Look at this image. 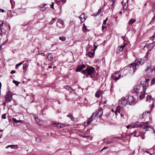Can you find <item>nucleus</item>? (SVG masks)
Listing matches in <instances>:
<instances>
[{
    "label": "nucleus",
    "mask_w": 155,
    "mask_h": 155,
    "mask_svg": "<svg viewBox=\"0 0 155 155\" xmlns=\"http://www.w3.org/2000/svg\"><path fill=\"white\" fill-rule=\"evenodd\" d=\"M136 65L134 63H132L130 65H129L124 70H122L121 71L123 72L122 77L125 76L127 74H133L135 71H136Z\"/></svg>",
    "instance_id": "nucleus-1"
},
{
    "label": "nucleus",
    "mask_w": 155,
    "mask_h": 155,
    "mask_svg": "<svg viewBox=\"0 0 155 155\" xmlns=\"http://www.w3.org/2000/svg\"><path fill=\"white\" fill-rule=\"evenodd\" d=\"M95 69L94 67L88 66L85 69L83 70L81 73L85 74H86V77H88V75L90 76L91 78H92L94 77V72Z\"/></svg>",
    "instance_id": "nucleus-2"
},
{
    "label": "nucleus",
    "mask_w": 155,
    "mask_h": 155,
    "mask_svg": "<svg viewBox=\"0 0 155 155\" xmlns=\"http://www.w3.org/2000/svg\"><path fill=\"white\" fill-rule=\"evenodd\" d=\"M117 113H120L121 117L126 118L127 117V111L124 108L119 106H117L115 112L116 116L117 115Z\"/></svg>",
    "instance_id": "nucleus-3"
},
{
    "label": "nucleus",
    "mask_w": 155,
    "mask_h": 155,
    "mask_svg": "<svg viewBox=\"0 0 155 155\" xmlns=\"http://www.w3.org/2000/svg\"><path fill=\"white\" fill-rule=\"evenodd\" d=\"M102 110L101 108H99L97 111L93 113L91 117L93 119H96L100 117L102 114Z\"/></svg>",
    "instance_id": "nucleus-4"
},
{
    "label": "nucleus",
    "mask_w": 155,
    "mask_h": 155,
    "mask_svg": "<svg viewBox=\"0 0 155 155\" xmlns=\"http://www.w3.org/2000/svg\"><path fill=\"white\" fill-rule=\"evenodd\" d=\"M145 56H146L143 58H139L135 60V62L133 63L135 64L136 66L137 65L139 66L142 64L144 62V59L146 58Z\"/></svg>",
    "instance_id": "nucleus-5"
},
{
    "label": "nucleus",
    "mask_w": 155,
    "mask_h": 155,
    "mask_svg": "<svg viewBox=\"0 0 155 155\" xmlns=\"http://www.w3.org/2000/svg\"><path fill=\"white\" fill-rule=\"evenodd\" d=\"M121 75L117 71L115 72L112 75L111 78L112 79L115 80H117L120 78Z\"/></svg>",
    "instance_id": "nucleus-6"
},
{
    "label": "nucleus",
    "mask_w": 155,
    "mask_h": 155,
    "mask_svg": "<svg viewBox=\"0 0 155 155\" xmlns=\"http://www.w3.org/2000/svg\"><path fill=\"white\" fill-rule=\"evenodd\" d=\"M5 100L8 102H10L12 98V93L10 92H8L5 96Z\"/></svg>",
    "instance_id": "nucleus-7"
},
{
    "label": "nucleus",
    "mask_w": 155,
    "mask_h": 155,
    "mask_svg": "<svg viewBox=\"0 0 155 155\" xmlns=\"http://www.w3.org/2000/svg\"><path fill=\"white\" fill-rule=\"evenodd\" d=\"M128 102L129 105H131L135 104L136 102L134 97L133 96L130 95L128 97Z\"/></svg>",
    "instance_id": "nucleus-8"
},
{
    "label": "nucleus",
    "mask_w": 155,
    "mask_h": 155,
    "mask_svg": "<svg viewBox=\"0 0 155 155\" xmlns=\"http://www.w3.org/2000/svg\"><path fill=\"white\" fill-rule=\"evenodd\" d=\"M52 124L54 125V126L57 127L59 128H63L65 126V125L63 124L58 123H56L55 122H52Z\"/></svg>",
    "instance_id": "nucleus-9"
},
{
    "label": "nucleus",
    "mask_w": 155,
    "mask_h": 155,
    "mask_svg": "<svg viewBox=\"0 0 155 155\" xmlns=\"http://www.w3.org/2000/svg\"><path fill=\"white\" fill-rule=\"evenodd\" d=\"M128 101L124 97H122L121 99V104L122 106H126L127 104Z\"/></svg>",
    "instance_id": "nucleus-10"
},
{
    "label": "nucleus",
    "mask_w": 155,
    "mask_h": 155,
    "mask_svg": "<svg viewBox=\"0 0 155 155\" xmlns=\"http://www.w3.org/2000/svg\"><path fill=\"white\" fill-rule=\"evenodd\" d=\"M143 127L142 125L141 124H138V123H135L131 124V128H134V127Z\"/></svg>",
    "instance_id": "nucleus-11"
},
{
    "label": "nucleus",
    "mask_w": 155,
    "mask_h": 155,
    "mask_svg": "<svg viewBox=\"0 0 155 155\" xmlns=\"http://www.w3.org/2000/svg\"><path fill=\"white\" fill-rule=\"evenodd\" d=\"M140 86L137 85L134 87L133 91L135 93H138L140 90Z\"/></svg>",
    "instance_id": "nucleus-12"
},
{
    "label": "nucleus",
    "mask_w": 155,
    "mask_h": 155,
    "mask_svg": "<svg viewBox=\"0 0 155 155\" xmlns=\"http://www.w3.org/2000/svg\"><path fill=\"white\" fill-rule=\"evenodd\" d=\"M66 2V0H57L56 3L58 5H62L65 3Z\"/></svg>",
    "instance_id": "nucleus-13"
},
{
    "label": "nucleus",
    "mask_w": 155,
    "mask_h": 155,
    "mask_svg": "<svg viewBox=\"0 0 155 155\" xmlns=\"http://www.w3.org/2000/svg\"><path fill=\"white\" fill-rule=\"evenodd\" d=\"M85 67L86 66L84 64L80 65L78 67L76 71L77 72L80 71L83 68H85Z\"/></svg>",
    "instance_id": "nucleus-14"
},
{
    "label": "nucleus",
    "mask_w": 155,
    "mask_h": 155,
    "mask_svg": "<svg viewBox=\"0 0 155 155\" xmlns=\"http://www.w3.org/2000/svg\"><path fill=\"white\" fill-rule=\"evenodd\" d=\"M35 120L37 123L41 125L43 124V121L40 119L38 117H35Z\"/></svg>",
    "instance_id": "nucleus-15"
},
{
    "label": "nucleus",
    "mask_w": 155,
    "mask_h": 155,
    "mask_svg": "<svg viewBox=\"0 0 155 155\" xmlns=\"http://www.w3.org/2000/svg\"><path fill=\"white\" fill-rule=\"evenodd\" d=\"M125 45L119 46L118 47L117 49V53H119L120 52L122 51L123 48H124Z\"/></svg>",
    "instance_id": "nucleus-16"
},
{
    "label": "nucleus",
    "mask_w": 155,
    "mask_h": 155,
    "mask_svg": "<svg viewBox=\"0 0 155 155\" xmlns=\"http://www.w3.org/2000/svg\"><path fill=\"white\" fill-rule=\"evenodd\" d=\"M79 18H80V20H81V22H84L85 21V20L86 18L85 17V15H84V14H81L80 15Z\"/></svg>",
    "instance_id": "nucleus-17"
},
{
    "label": "nucleus",
    "mask_w": 155,
    "mask_h": 155,
    "mask_svg": "<svg viewBox=\"0 0 155 155\" xmlns=\"http://www.w3.org/2000/svg\"><path fill=\"white\" fill-rule=\"evenodd\" d=\"M146 84H147V81H144L143 82V83L142 84V86L143 88V92H145L146 90L147 89Z\"/></svg>",
    "instance_id": "nucleus-18"
},
{
    "label": "nucleus",
    "mask_w": 155,
    "mask_h": 155,
    "mask_svg": "<svg viewBox=\"0 0 155 155\" xmlns=\"http://www.w3.org/2000/svg\"><path fill=\"white\" fill-rule=\"evenodd\" d=\"M94 51L91 50L88 52V55L89 57L91 58L94 56Z\"/></svg>",
    "instance_id": "nucleus-19"
},
{
    "label": "nucleus",
    "mask_w": 155,
    "mask_h": 155,
    "mask_svg": "<svg viewBox=\"0 0 155 155\" xmlns=\"http://www.w3.org/2000/svg\"><path fill=\"white\" fill-rule=\"evenodd\" d=\"M9 147L12 149H17L18 148V146L17 145H8L6 147V148H8Z\"/></svg>",
    "instance_id": "nucleus-20"
},
{
    "label": "nucleus",
    "mask_w": 155,
    "mask_h": 155,
    "mask_svg": "<svg viewBox=\"0 0 155 155\" xmlns=\"http://www.w3.org/2000/svg\"><path fill=\"white\" fill-rule=\"evenodd\" d=\"M101 9L100 8L98 9L97 12L94 13H93V16H97L98 15L101 13Z\"/></svg>",
    "instance_id": "nucleus-21"
},
{
    "label": "nucleus",
    "mask_w": 155,
    "mask_h": 155,
    "mask_svg": "<svg viewBox=\"0 0 155 155\" xmlns=\"http://www.w3.org/2000/svg\"><path fill=\"white\" fill-rule=\"evenodd\" d=\"M47 56L48 60L51 61V59H52V55L51 54L48 53L47 54Z\"/></svg>",
    "instance_id": "nucleus-22"
},
{
    "label": "nucleus",
    "mask_w": 155,
    "mask_h": 155,
    "mask_svg": "<svg viewBox=\"0 0 155 155\" xmlns=\"http://www.w3.org/2000/svg\"><path fill=\"white\" fill-rule=\"evenodd\" d=\"M153 99V98L150 96H148L146 99V101L150 102L151 100H152Z\"/></svg>",
    "instance_id": "nucleus-23"
},
{
    "label": "nucleus",
    "mask_w": 155,
    "mask_h": 155,
    "mask_svg": "<svg viewBox=\"0 0 155 155\" xmlns=\"http://www.w3.org/2000/svg\"><path fill=\"white\" fill-rule=\"evenodd\" d=\"M94 120L93 118L91 117H89L87 120V125H89V124H90L91 122H92V120Z\"/></svg>",
    "instance_id": "nucleus-24"
},
{
    "label": "nucleus",
    "mask_w": 155,
    "mask_h": 155,
    "mask_svg": "<svg viewBox=\"0 0 155 155\" xmlns=\"http://www.w3.org/2000/svg\"><path fill=\"white\" fill-rule=\"evenodd\" d=\"M12 120L15 123H22L23 122V121L22 120H17L15 118H13Z\"/></svg>",
    "instance_id": "nucleus-25"
},
{
    "label": "nucleus",
    "mask_w": 155,
    "mask_h": 155,
    "mask_svg": "<svg viewBox=\"0 0 155 155\" xmlns=\"http://www.w3.org/2000/svg\"><path fill=\"white\" fill-rule=\"evenodd\" d=\"M101 94V92L100 91H98L96 93L95 96L96 97L99 98Z\"/></svg>",
    "instance_id": "nucleus-26"
},
{
    "label": "nucleus",
    "mask_w": 155,
    "mask_h": 155,
    "mask_svg": "<svg viewBox=\"0 0 155 155\" xmlns=\"http://www.w3.org/2000/svg\"><path fill=\"white\" fill-rule=\"evenodd\" d=\"M57 22L61 24L62 26H63L64 25V21L61 19H58L57 21Z\"/></svg>",
    "instance_id": "nucleus-27"
},
{
    "label": "nucleus",
    "mask_w": 155,
    "mask_h": 155,
    "mask_svg": "<svg viewBox=\"0 0 155 155\" xmlns=\"http://www.w3.org/2000/svg\"><path fill=\"white\" fill-rule=\"evenodd\" d=\"M136 21V20L134 19H131L128 22V24L129 25H132Z\"/></svg>",
    "instance_id": "nucleus-28"
},
{
    "label": "nucleus",
    "mask_w": 155,
    "mask_h": 155,
    "mask_svg": "<svg viewBox=\"0 0 155 155\" xmlns=\"http://www.w3.org/2000/svg\"><path fill=\"white\" fill-rule=\"evenodd\" d=\"M148 73L152 72L153 71L152 69L150 67H148L145 70Z\"/></svg>",
    "instance_id": "nucleus-29"
},
{
    "label": "nucleus",
    "mask_w": 155,
    "mask_h": 155,
    "mask_svg": "<svg viewBox=\"0 0 155 155\" xmlns=\"http://www.w3.org/2000/svg\"><path fill=\"white\" fill-rule=\"evenodd\" d=\"M66 88L70 92L72 91L73 90L69 86H66Z\"/></svg>",
    "instance_id": "nucleus-30"
},
{
    "label": "nucleus",
    "mask_w": 155,
    "mask_h": 155,
    "mask_svg": "<svg viewBox=\"0 0 155 155\" xmlns=\"http://www.w3.org/2000/svg\"><path fill=\"white\" fill-rule=\"evenodd\" d=\"M25 61H24L23 62H20L18 64H16L15 65L16 68H18Z\"/></svg>",
    "instance_id": "nucleus-31"
},
{
    "label": "nucleus",
    "mask_w": 155,
    "mask_h": 155,
    "mask_svg": "<svg viewBox=\"0 0 155 155\" xmlns=\"http://www.w3.org/2000/svg\"><path fill=\"white\" fill-rule=\"evenodd\" d=\"M155 84V78H153L151 80V85H152Z\"/></svg>",
    "instance_id": "nucleus-32"
},
{
    "label": "nucleus",
    "mask_w": 155,
    "mask_h": 155,
    "mask_svg": "<svg viewBox=\"0 0 155 155\" xmlns=\"http://www.w3.org/2000/svg\"><path fill=\"white\" fill-rule=\"evenodd\" d=\"M145 96V94L143 93H141L140 95L139 96V97L141 99H143Z\"/></svg>",
    "instance_id": "nucleus-33"
},
{
    "label": "nucleus",
    "mask_w": 155,
    "mask_h": 155,
    "mask_svg": "<svg viewBox=\"0 0 155 155\" xmlns=\"http://www.w3.org/2000/svg\"><path fill=\"white\" fill-rule=\"evenodd\" d=\"M13 82L17 86H18V85L19 84V83H20L19 82L16 81L15 80H13Z\"/></svg>",
    "instance_id": "nucleus-34"
},
{
    "label": "nucleus",
    "mask_w": 155,
    "mask_h": 155,
    "mask_svg": "<svg viewBox=\"0 0 155 155\" xmlns=\"http://www.w3.org/2000/svg\"><path fill=\"white\" fill-rule=\"evenodd\" d=\"M87 27L85 26L84 24H83V31H87V29L86 28Z\"/></svg>",
    "instance_id": "nucleus-35"
},
{
    "label": "nucleus",
    "mask_w": 155,
    "mask_h": 155,
    "mask_svg": "<svg viewBox=\"0 0 155 155\" xmlns=\"http://www.w3.org/2000/svg\"><path fill=\"white\" fill-rule=\"evenodd\" d=\"M59 38L60 40L62 41H64L66 39L65 37H60Z\"/></svg>",
    "instance_id": "nucleus-36"
},
{
    "label": "nucleus",
    "mask_w": 155,
    "mask_h": 155,
    "mask_svg": "<svg viewBox=\"0 0 155 155\" xmlns=\"http://www.w3.org/2000/svg\"><path fill=\"white\" fill-rule=\"evenodd\" d=\"M148 121L145 122H143L142 123V125L143 126H147V125L148 124Z\"/></svg>",
    "instance_id": "nucleus-37"
},
{
    "label": "nucleus",
    "mask_w": 155,
    "mask_h": 155,
    "mask_svg": "<svg viewBox=\"0 0 155 155\" xmlns=\"http://www.w3.org/2000/svg\"><path fill=\"white\" fill-rule=\"evenodd\" d=\"M55 19V18H53L52 20L49 22V24L50 25L52 24L54 22V20Z\"/></svg>",
    "instance_id": "nucleus-38"
},
{
    "label": "nucleus",
    "mask_w": 155,
    "mask_h": 155,
    "mask_svg": "<svg viewBox=\"0 0 155 155\" xmlns=\"http://www.w3.org/2000/svg\"><path fill=\"white\" fill-rule=\"evenodd\" d=\"M46 9V8L45 6H43L41 8L40 10L42 11H45Z\"/></svg>",
    "instance_id": "nucleus-39"
},
{
    "label": "nucleus",
    "mask_w": 155,
    "mask_h": 155,
    "mask_svg": "<svg viewBox=\"0 0 155 155\" xmlns=\"http://www.w3.org/2000/svg\"><path fill=\"white\" fill-rule=\"evenodd\" d=\"M36 140L38 143H39L41 142V139L39 137L36 138Z\"/></svg>",
    "instance_id": "nucleus-40"
},
{
    "label": "nucleus",
    "mask_w": 155,
    "mask_h": 155,
    "mask_svg": "<svg viewBox=\"0 0 155 155\" xmlns=\"http://www.w3.org/2000/svg\"><path fill=\"white\" fill-rule=\"evenodd\" d=\"M28 66L27 63H25L23 65V69H25Z\"/></svg>",
    "instance_id": "nucleus-41"
},
{
    "label": "nucleus",
    "mask_w": 155,
    "mask_h": 155,
    "mask_svg": "<svg viewBox=\"0 0 155 155\" xmlns=\"http://www.w3.org/2000/svg\"><path fill=\"white\" fill-rule=\"evenodd\" d=\"M127 4H128L127 3H125V4L124 5V9L125 8V9H126L127 8Z\"/></svg>",
    "instance_id": "nucleus-42"
},
{
    "label": "nucleus",
    "mask_w": 155,
    "mask_h": 155,
    "mask_svg": "<svg viewBox=\"0 0 155 155\" xmlns=\"http://www.w3.org/2000/svg\"><path fill=\"white\" fill-rule=\"evenodd\" d=\"M145 127H143V129L145 130H148L149 129V127L147 126H145Z\"/></svg>",
    "instance_id": "nucleus-43"
},
{
    "label": "nucleus",
    "mask_w": 155,
    "mask_h": 155,
    "mask_svg": "<svg viewBox=\"0 0 155 155\" xmlns=\"http://www.w3.org/2000/svg\"><path fill=\"white\" fill-rule=\"evenodd\" d=\"M111 3V6H112V7H111V9H112V11H113L114 8V2Z\"/></svg>",
    "instance_id": "nucleus-44"
},
{
    "label": "nucleus",
    "mask_w": 155,
    "mask_h": 155,
    "mask_svg": "<svg viewBox=\"0 0 155 155\" xmlns=\"http://www.w3.org/2000/svg\"><path fill=\"white\" fill-rule=\"evenodd\" d=\"M2 119H5L6 117H5V114H3L2 115Z\"/></svg>",
    "instance_id": "nucleus-45"
},
{
    "label": "nucleus",
    "mask_w": 155,
    "mask_h": 155,
    "mask_svg": "<svg viewBox=\"0 0 155 155\" xmlns=\"http://www.w3.org/2000/svg\"><path fill=\"white\" fill-rule=\"evenodd\" d=\"M70 118L71 120H74V118L72 115L71 116V117H70Z\"/></svg>",
    "instance_id": "nucleus-46"
},
{
    "label": "nucleus",
    "mask_w": 155,
    "mask_h": 155,
    "mask_svg": "<svg viewBox=\"0 0 155 155\" xmlns=\"http://www.w3.org/2000/svg\"><path fill=\"white\" fill-rule=\"evenodd\" d=\"M54 3L52 2V4L51 5H50L51 8H53V7H54Z\"/></svg>",
    "instance_id": "nucleus-47"
},
{
    "label": "nucleus",
    "mask_w": 155,
    "mask_h": 155,
    "mask_svg": "<svg viewBox=\"0 0 155 155\" xmlns=\"http://www.w3.org/2000/svg\"><path fill=\"white\" fill-rule=\"evenodd\" d=\"M7 41V40H6L4 42H3V43L2 44V45L0 46V48H1V47L2 46V45H5V43Z\"/></svg>",
    "instance_id": "nucleus-48"
},
{
    "label": "nucleus",
    "mask_w": 155,
    "mask_h": 155,
    "mask_svg": "<svg viewBox=\"0 0 155 155\" xmlns=\"http://www.w3.org/2000/svg\"><path fill=\"white\" fill-rule=\"evenodd\" d=\"M5 12V11L3 9L0 8V12Z\"/></svg>",
    "instance_id": "nucleus-49"
},
{
    "label": "nucleus",
    "mask_w": 155,
    "mask_h": 155,
    "mask_svg": "<svg viewBox=\"0 0 155 155\" xmlns=\"http://www.w3.org/2000/svg\"><path fill=\"white\" fill-rule=\"evenodd\" d=\"M44 52H43L42 51H40L39 52L38 54H43Z\"/></svg>",
    "instance_id": "nucleus-50"
},
{
    "label": "nucleus",
    "mask_w": 155,
    "mask_h": 155,
    "mask_svg": "<svg viewBox=\"0 0 155 155\" xmlns=\"http://www.w3.org/2000/svg\"><path fill=\"white\" fill-rule=\"evenodd\" d=\"M15 70H12L11 72V73L12 74H14L15 73Z\"/></svg>",
    "instance_id": "nucleus-51"
},
{
    "label": "nucleus",
    "mask_w": 155,
    "mask_h": 155,
    "mask_svg": "<svg viewBox=\"0 0 155 155\" xmlns=\"http://www.w3.org/2000/svg\"><path fill=\"white\" fill-rule=\"evenodd\" d=\"M130 127H131V125H127L126 127H127V129H128V128H130Z\"/></svg>",
    "instance_id": "nucleus-52"
},
{
    "label": "nucleus",
    "mask_w": 155,
    "mask_h": 155,
    "mask_svg": "<svg viewBox=\"0 0 155 155\" xmlns=\"http://www.w3.org/2000/svg\"><path fill=\"white\" fill-rule=\"evenodd\" d=\"M115 0H112L111 1H110V3H113L114 2L115 3Z\"/></svg>",
    "instance_id": "nucleus-53"
},
{
    "label": "nucleus",
    "mask_w": 155,
    "mask_h": 155,
    "mask_svg": "<svg viewBox=\"0 0 155 155\" xmlns=\"http://www.w3.org/2000/svg\"><path fill=\"white\" fill-rule=\"evenodd\" d=\"M105 28H106V27L105 26H104L103 25L102 26V30H103Z\"/></svg>",
    "instance_id": "nucleus-54"
},
{
    "label": "nucleus",
    "mask_w": 155,
    "mask_h": 155,
    "mask_svg": "<svg viewBox=\"0 0 155 155\" xmlns=\"http://www.w3.org/2000/svg\"><path fill=\"white\" fill-rule=\"evenodd\" d=\"M106 20H104L103 21V24L105 25L106 24Z\"/></svg>",
    "instance_id": "nucleus-55"
},
{
    "label": "nucleus",
    "mask_w": 155,
    "mask_h": 155,
    "mask_svg": "<svg viewBox=\"0 0 155 155\" xmlns=\"http://www.w3.org/2000/svg\"><path fill=\"white\" fill-rule=\"evenodd\" d=\"M72 115H71L70 114H68L67 115V116L68 117H71V116Z\"/></svg>",
    "instance_id": "nucleus-56"
},
{
    "label": "nucleus",
    "mask_w": 155,
    "mask_h": 155,
    "mask_svg": "<svg viewBox=\"0 0 155 155\" xmlns=\"http://www.w3.org/2000/svg\"><path fill=\"white\" fill-rule=\"evenodd\" d=\"M2 32V29L1 28H0V34H1Z\"/></svg>",
    "instance_id": "nucleus-57"
},
{
    "label": "nucleus",
    "mask_w": 155,
    "mask_h": 155,
    "mask_svg": "<svg viewBox=\"0 0 155 155\" xmlns=\"http://www.w3.org/2000/svg\"><path fill=\"white\" fill-rule=\"evenodd\" d=\"M107 147H104V148L102 149L101 150H104V149H106L107 148Z\"/></svg>",
    "instance_id": "nucleus-58"
},
{
    "label": "nucleus",
    "mask_w": 155,
    "mask_h": 155,
    "mask_svg": "<svg viewBox=\"0 0 155 155\" xmlns=\"http://www.w3.org/2000/svg\"><path fill=\"white\" fill-rule=\"evenodd\" d=\"M52 68V67L51 66H49L48 67V68Z\"/></svg>",
    "instance_id": "nucleus-59"
},
{
    "label": "nucleus",
    "mask_w": 155,
    "mask_h": 155,
    "mask_svg": "<svg viewBox=\"0 0 155 155\" xmlns=\"http://www.w3.org/2000/svg\"><path fill=\"white\" fill-rule=\"evenodd\" d=\"M150 155H155V153H153L152 154H151L150 153Z\"/></svg>",
    "instance_id": "nucleus-60"
},
{
    "label": "nucleus",
    "mask_w": 155,
    "mask_h": 155,
    "mask_svg": "<svg viewBox=\"0 0 155 155\" xmlns=\"http://www.w3.org/2000/svg\"><path fill=\"white\" fill-rule=\"evenodd\" d=\"M155 18V16H154V17H153V18H152V21Z\"/></svg>",
    "instance_id": "nucleus-61"
},
{
    "label": "nucleus",
    "mask_w": 155,
    "mask_h": 155,
    "mask_svg": "<svg viewBox=\"0 0 155 155\" xmlns=\"http://www.w3.org/2000/svg\"><path fill=\"white\" fill-rule=\"evenodd\" d=\"M8 28L9 29V30H10V26L9 25H8Z\"/></svg>",
    "instance_id": "nucleus-62"
},
{
    "label": "nucleus",
    "mask_w": 155,
    "mask_h": 155,
    "mask_svg": "<svg viewBox=\"0 0 155 155\" xmlns=\"http://www.w3.org/2000/svg\"><path fill=\"white\" fill-rule=\"evenodd\" d=\"M149 81V79H146V81H147H147Z\"/></svg>",
    "instance_id": "nucleus-63"
},
{
    "label": "nucleus",
    "mask_w": 155,
    "mask_h": 155,
    "mask_svg": "<svg viewBox=\"0 0 155 155\" xmlns=\"http://www.w3.org/2000/svg\"><path fill=\"white\" fill-rule=\"evenodd\" d=\"M107 19H108V18H106V19H105V20H106V21H107Z\"/></svg>",
    "instance_id": "nucleus-64"
}]
</instances>
